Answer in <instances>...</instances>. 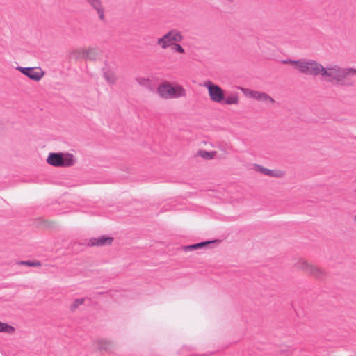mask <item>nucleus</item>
Wrapping results in <instances>:
<instances>
[{
    "instance_id": "f257e3e1",
    "label": "nucleus",
    "mask_w": 356,
    "mask_h": 356,
    "mask_svg": "<svg viewBox=\"0 0 356 356\" xmlns=\"http://www.w3.org/2000/svg\"><path fill=\"white\" fill-rule=\"evenodd\" d=\"M356 76V67H343L336 63L321 65L320 76L323 80L332 84L353 86L351 76Z\"/></svg>"
},
{
    "instance_id": "f03ea898",
    "label": "nucleus",
    "mask_w": 356,
    "mask_h": 356,
    "mask_svg": "<svg viewBox=\"0 0 356 356\" xmlns=\"http://www.w3.org/2000/svg\"><path fill=\"white\" fill-rule=\"evenodd\" d=\"M203 86L207 89L209 99L212 102L228 106L239 104L240 99L238 93L226 96L224 90L210 80L204 81Z\"/></svg>"
},
{
    "instance_id": "7ed1b4c3",
    "label": "nucleus",
    "mask_w": 356,
    "mask_h": 356,
    "mask_svg": "<svg viewBox=\"0 0 356 356\" xmlns=\"http://www.w3.org/2000/svg\"><path fill=\"white\" fill-rule=\"evenodd\" d=\"M293 267L316 280H323L327 276V273L323 268L303 258L297 259Z\"/></svg>"
},
{
    "instance_id": "20e7f679",
    "label": "nucleus",
    "mask_w": 356,
    "mask_h": 356,
    "mask_svg": "<svg viewBox=\"0 0 356 356\" xmlns=\"http://www.w3.org/2000/svg\"><path fill=\"white\" fill-rule=\"evenodd\" d=\"M159 96L165 99H177L186 95V90L179 83H171L164 81L157 87Z\"/></svg>"
},
{
    "instance_id": "39448f33",
    "label": "nucleus",
    "mask_w": 356,
    "mask_h": 356,
    "mask_svg": "<svg viewBox=\"0 0 356 356\" xmlns=\"http://www.w3.org/2000/svg\"><path fill=\"white\" fill-rule=\"evenodd\" d=\"M47 162L55 167H70L76 163V158L70 153H50Z\"/></svg>"
},
{
    "instance_id": "423d86ee",
    "label": "nucleus",
    "mask_w": 356,
    "mask_h": 356,
    "mask_svg": "<svg viewBox=\"0 0 356 356\" xmlns=\"http://www.w3.org/2000/svg\"><path fill=\"white\" fill-rule=\"evenodd\" d=\"M322 64L312 59H299L298 71L301 74L314 76H319Z\"/></svg>"
},
{
    "instance_id": "0eeeda50",
    "label": "nucleus",
    "mask_w": 356,
    "mask_h": 356,
    "mask_svg": "<svg viewBox=\"0 0 356 356\" xmlns=\"http://www.w3.org/2000/svg\"><path fill=\"white\" fill-rule=\"evenodd\" d=\"M183 40V35L180 31L172 29L165 33L157 40V44L163 49L170 48L173 44Z\"/></svg>"
},
{
    "instance_id": "6e6552de",
    "label": "nucleus",
    "mask_w": 356,
    "mask_h": 356,
    "mask_svg": "<svg viewBox=\"0 0 356 356\" xmlns=\"http://www.w3.org/2000/svg\"><path fill=\"white\" fill-rule=\"evenodd\" d=\"M241 91L249 98L254 99L267 104H273L275 103L274 99L264 92L253 90L248 88H241Z\"/></svg>"
},
{
    "instance_id": "1a4fd4ad",
    "label": "nucleus",
    "mask_w": 356,
    "mask_h": 356,
    "mask_svg": "<svg viewBox=\"0 0 356 356\" xmlns=\"http://www.w3.org/2000/svg\"><path fill=\"white\" fill-rule=\"evenodd\" d=\"M16 69L31 79L36 81H40L44 74V72L40 67H17Z\"/></svg>"
},
{
    "instance_id": "9d476101",
    "label": "nucleus",
    "mask_w": 356,
    "mask_h": 356,
    "mask_svg": "<svg viewBox=\"0 0 356 356\" xmlns=\"http://www.w3.org/2000/svg\"><path fill=\"white\" fill-rule=\"evenodd\" d=\"M254 170L256 172H260L264 175H267L268 177H275V178H282L285 175V171L279 169H274L270 170L268 168H266L264 166H261L260 165L255 164L254 165Z\"/></svg>"
},
{
    "instance_id": "9b49d317",
    "label": "nucleus",
    "mask_w": 356,
    "mask_h": 356,
    "mask_svg": "<svg viewBox=\"0 0 356 356\" xmlns=\"http://www.w3.org/2000/svg\"><path fill=\"white\" fill-rule=\"evenodd\" d=\"M76 56L81 57L87 60H95L98 56V51L95 48H89L87 49L76 50L73 52Z\"/></svg>"
},
{
    "instance_id": "f8f14e48",
    "label": "nucleus",
    "mask_w": 356,
    "mask_h": 356,
    "mask_svg": "<svg viewBox=\"0 0 356 356\" xmlns=\"http://www.w3.org/2000/svg\"><path fill=\"white\" fill-rule=\"evenodd\" d=\"M113 238L111 237H106V236H99L98 238H93L90 240L89 244L91 246H102L104 245H109L113 241Z\"/></svg>"
},
{
    "instance_id": "ddd939ff",
    "label": "nucleus",
    "mask_w": 356,
    "mask_h": 356,
    "mask_svg": "<svg viewBox=\"0 0 356 356\" xmlns=\"http://www.w3.org/2000/svg\"><path fill=\"white\" fill-rule=\"evenodd\" d=\"M97 12L101 20L104 19V9L100 0H86Z\"/></svg>"
},
{
    "instance_id": "4468645a",
    "label": "nucleus",
    "mask_w": 356,
    "mask_h": 356,
    "mask_svg": "<svg viewBox=\"0 0 356 356\" xmlns=\"http://www.w3.org/2000/svg\"><path fill=\"white\" fill-rule=\"evenodd\" d=\"M95 343L96 348L99 350H110L113 347L111 342L103 339H98Z\"/></svg>"
},
{
    "instance_id": "2eb2a0df",
    "label": "nucleus",
    "mask_w": 356,
    "mask_h": 356,
    "mask_svg": "<svg viewBox=\"0 0 356 356\" xmlns=\"http://www.w3.org/2000/svg\"><path fill=\"white\" fill-rule=\"evenodd\" d=\"M136 81L140 86L147 89H152V81L149 79L143 76H138L136 78Z\"/></svg>"
},
{
    "instance_id": "dca6fc26",
    "label": "nucleus",
    "mask_w": 356,
    "mask_h": 356,
    "mask_svg": "<svg viewBox=\"0 0 356 356\" xmlns=\"http://www.w3.org/2000/svg\"><path fill=\"white\" fill-rule=\"evenodd\" d=\"M216 151L207 152L206 150H200L197 152V155L206 160L213 159L216 155Z\"/></svg>"
},
{
    "instance_id": "f3484780",
    "label": "nucleus",
    "mask_w": 356,
    "mask_h": 356,
    "mask_svg": "<svg viewBox=\"0 0 356 356\" xmlns=\"http://www.w3.org/2000/svg\"><path fill=\"white\" fill-rule=\"evenodd\" d=\"M210 243H211L210 241L202 242V243H196V244L185 246L184 248V249L186 251L197 250L198 248L207 246V245H208Z\"/></svg>"
},
{
    "instance_id": "a211bd4d",
    "label": "nucleus",
    "mask_w": 356,
    "mask_h": 356,
    "mask_svg": "<svg viewBox=\"0 0 356 356\" xmlns=\"http://www.w3.org/2000/svg\"><path fill=\"white\" fill-rule=\"evenodd\" d=\"M104 77L110 84H115L117 81L116 76L111 72H105L104 73Z\"/></svg>"
},
{
    "instance_id": "6ab92c4d",
    "label": "nucleus",
    "mask_w": 356,
    "mask_h": 356,
    "mask_svg": "<svg viewBox=\"0 0 356 356\" xmlns=\"http://www.w3.org/2000/svg\"><path fill=\"white\" fill-rule=\"evenodd\" d=\"M0 332H4L6 333H12L14 332V328L12 326H10L6 323L0 322Z\"/></svg>"
},
{
    "instance_id": "aec40b11",
    "label": "nucleus",
    "mask_w": 356,
    "mask_h": 356,
    "mask_svg": "<svg viewBox=\"0 0 356 356\" xmlns=\"http://www.w3.org/2000/svg\"><path fill=\"white\" fill-rule=\"evenodd\" d=\"M170 48L172 51L178 54H182L185 53V50L180 44H178V42L173 44Z\"/></svg>"
},
{
    "instance_id": "412c9836",
    "label": "nucleus",
    "mask_w": 356,
    "mask_h": 356,
    "mask_svg": "<svg viewBox=\"0 0 356 356\" xmlns=\"http://www.w3.org/2000/svg\"><path fill=\"white\" fill-rule=\"evenodd\" d=\"M83 302L84 298H77L74 300V301L71 305V309H76L79 305H82Z\"/></svg>"
},
{
    "instance_id": "4be33fe9",
    "label": "nucleus",
    "mask_w": 356,
    "mask_h": 356,
    "mask_svg": "<svg viewBox=\"0 0 356 356\" xmlns=\"http://www.w3.org/2000/svg\"><path fill=\"white\" fill-rule=\"evenodd\" d=\"M298 63H299V60H291V59H287V60L282 61V63L290 64V65H293L294 69H296V70H298Z\"/></svg>"
},
{
    "instance_id": "5701e85b",
    "label": "nucleus",
    "mask_w": 356,
    "mask_h": 356,
    "mask_svg": "<svg viewBox=\"0 0 356 356\" xmlns=\"http://www.w3.org/2000/svg\"><path fill=\"white\" fill-rule=\"evenodd\" d=\"M22 264L26 265L29 266H40V263L38 261L33 262V261H22Z\"/></svg>"
},
{
    "instance_id": "b1692460",
    "label": "nucleus",
    "mask_w": 356,
    "mask_h": 356,
    "mask_svg": "<svg viewBox=\"0 0 356 356\" xmlns=\"http://www.w3.org/2000/svg\"><path fill=\"white\" fill-rule=\"evenodd\" d=\"M355 218H356V216H355Z\"/></svg>"
}]
</instances>
